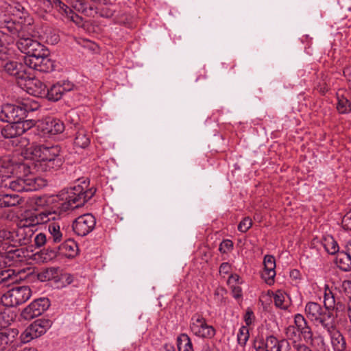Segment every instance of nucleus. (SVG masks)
<instances>
[{
	"label": "nucleus",
	"instance_id": "27",
	"mask_svg": "<svg viewBox=\"0 0 351 351\" xmlns=\"http://www.w3.org/2000/svg\"><path fill=\"white\" fill-rule=\"evenodd\" d=\"M288 346L289 342L287 340L278 341L273 335L267 337L265 342V351H282L283 348Z\"/></svg>",
	"mask_w": 351,
	"mask_h": 351
},
{
	"label": "nucleus",
	"instance_id": "64",
	"mask_svg": "<svg viewBox=\"0 0 351 351\" xmlns=\"http://www.w3.org/2000/svg\"><path fill=\"white\" fill-rule=\"evenodd\" d=\"M343 74L346 77H349V80H351V66L346 68L343 70Z\"/></svg>",
	"mask_w": 351,
	"mask_h": 351
},
{
	"label": "nucleus",
	"instance_id": "47",
	"mask_svg": "<svg viewBox=\"0 0 351 351\" xmlns=\"http://www.w3.org/2000/svg\"><path fill=\"white\" fill-rule=\"evenodd\" d=\"M47 237L44 233H38L34 238L35 245L38 247L43 246L47 242Z\"/></svg>",
	"mask_w": 351,
	"mask_h": 351
},
{
	"label": "nucleus",
	"instance_id": "20",
	"mask_svg": "<svg viewBox=\"0 0 351 351\" xmlns=\"http://www.w3.org/2000/svg\"><path fill=\"white\" fill-rule=\"evenodd\" d=\"M28 66L16 61H8L3 66L4 71L10 75L14 76L16 79H27L29 77Z\"/></svg>",
	"mask_w": 351,
	"mask_h": 351
},
{
	"label": "nucleus",
	"instance_id": "8",
	"mask_svg": "<svg viewBox=\"0 0 351 351\" xmlns=\"http://www.w3.org/2000/svg\"><path fill=\"white\" fill-rule=\"evenodd\" d=\"M189 330L195 337L203 339H212L216 335V329L207 323L202 313H194L190 319Z\"/></svg>",
	"mask_w": 351,
	"mask_h": 351
},
{
	"label": "nucleus",
	"instance_id": "3",
	"mask_svg": "<svg viewBox=\"0 0 351 351\" xmlns=\"http://www.w3.org/2000/svg\"><path fill=\"white\" fill-rule=\"evenodd\" d=\"M83 184L84 186L77 184L64 189L59 193L57 197L63 201L60 206L61 210L65 212L80 208L93 197L96 189L94 187L88 189L85 181Z\"/></svg>",
	"mask_w": 351,
	"mask_h": 351
},
{
	"label": "nucleus",
	"instance_id": "25",
	"mask_svg": "<svg viewBox=\"0 0 351 351\" xmlns=\"http://www.w3.org/2000/svg\"><path fill=\"white\" fill-rule=\"evenodd\" d=\"M53 214L51 212H40L38 213L25 212L24 217H26L34 226L37 224L45 223L53 219Z\"/></svg>",
	"mask_w": 351,
	"mask_h": 351
},
{
	"label": "nucleus",
	"instance_id": "42",
	"mask_svg": "<svg viewBox=\"0 0 351 351\" xmlns=\"http://www.w3.org/2000/svg\"><path fill=\"white\" fill-rule=\"evenodd\" d=\"M233 249V242L230 239L223 240L219 245V250L222 254H227Z\"/></svg>",
	"mask_w": 351,
	"mask_h": 351
},
{
	"label": "nucleus",
	"instance_id": "44",
	"mask_svg": "<svg viewBox=\"0 0 351 351\" xmlns=\"http://www.w3.org/2000/svg\"><path fill=\"white\" fill-rule=\"evenodd\" d=\"M16 125H17V127H19L21 128V130H22L20 132V134L22 135L27 130L30 129L34 125V123L32 120L23 119V120H21L19 122H17Z\"/></svg>",
	"mask_w": 351,
	"mask_h": 351
},
{
	"label": "nucleus",
	"instance_id": "38",
	"mask_svg": "<svg viewBox=\"0 0 351 351\" xmlns=\"http://www.w3.org/2000/svg\"><path fill=\"white\" fill-rule=\"evenodd\" d=\"M337 109L341 114H346L351 110V104L348 99L343 95H337Z\"/></svg>",
	"mask_w": 351,
	"mask_h": 351
},
{
	"label": "nucleus",
	"instance_id": "14",
	"mask_svg": "<svg viewBox=\"0 0 351 351\" xmlns=\"http://www.w3.org/2000/svg\"><path fill=\"white\" fill-rule=\"evenodd\" d=\"M25 119L24 111L21 110L20 105L7 104L2 106L0 112V120L9 123H16Z\"/></svg>",
	"mask_w": 351,
	"mask_h": 351
},
{
	"label": "nucleus",
	"instance_id": "61",
	"mask_svg": "<svg viewBox=\"0 0 351 351\" xmlns=\"http://www.w3.org/2000/svg\"><path fill=\"white\" fill-rule=\"evenodd\" d=\"M230 269V265L228 263H223L219 267V271L227 274Z\"/></svg>",
	"mask_w": 351,
	"mask_h": 351
},
{
	"label": "nucleus",
	"instance_id": "32",
	"mask_svg": "<svg viewBox=\"0 0 351 351\" xmlns=\"http://www.w3.org/2000/svg\"><path fill=\"white\" fill-rule=\"evenodd\" d=\"M47 228L50 234L49 241L60 242L62 239V232L60 230V225L57 222L53 221L48 224Z\"/></svg>",
	"mask_w": 351,
	"mask_h": 351
},
{
	"label": "nucleus",
	"instance_id": "23",
	"mask_svg": "<svg viewBox=\"0 0 351 351\" xmlns=\"http://www.w3.org/2000/svg\"><path fill=\"white\" fill-rule=\"evenodd\" d=\"M78 246L73 239H68L62 243L58 248L59 256L73 258L77 255Z\"/></svg>",
	"mask_w": 351,
	"mask_h": 351
},
{
	"label": "nucleus",
	"instance_id": "31",
	"mask_svg": "<svg viewBox=\"0 0 351 351\" xmlns=\"http://www.w3.org/2000/svg\"><path fill=\"white\" fill-rule=\"evenodd\" d=\"M322 245L330 254H335L339 252V245L331 235L324 236L322 239Z\"/></svg>",
	"mask_w": 351,
	"mask_h": 351
},
{
	"label": "nucleus",
	"instance_id": "36",
	"mask_svg": "<svg viewBox=\"0 0 351 351\" xmlns=\"http://www.w3.org/2000/svg\"><path fill=\"white\" fill-rule=\"evenodd\" d=\"M51 7L56 8L62 15L73 19V12L72 10L61 0H52Z\"/></svg>",
	"mask_w": 351,
	"mask_h": 351
},
{
	"label": "nucleus",
	"instance_id": "35",
	"mask_svg": "<svg viewBox=\"0 0 351 351\" xmlns=\"http://www.w3.org/2000/svg\"><path fill=\"white\" fill-rule=\"evenodd\" d=\"M177 346L179 351H193L191 339L186 333H182L177 337Z\"/></svg>",
	"mask_w": 351,
	"mask_h": 351
},
{
	"label": "nucleus",
	"instance_id": "50",
	"mask_svg": "<svg viewBox=\"0 0 351 351\" xmlns=\"http://www.w3.org/2000/svg\"><path fill=\"white\" fill-rule=\"evenodd\" d=\"M254 320V315L253 311L251 309L247 308L244 315V321L247 325L246 326L247 327L252 324Z\"/></svg>",
	"mask_w": 351,
	"mask_h": 351
},
{
	"label": "nucleus",
	"instance_id": "21",
	"mask_svg": "<svg viewBox=\"0 0 351 351\" xmlns=\"http://www.w3.org/2000/svg\"><path fill=\"white\" fill-rule=\"evenodd\" d=\"M39 128L44 134L56 135L62 133L64 130V125L62 121L58 119L48 118L43 121Z\"/></svg>",
	"mask_w": 351,
	"mask_h": 351
},
{
	"label": "nucleus",
	"instance_id": "60",
	"mask_svg": "<svg viewBox=\"0 0 351 351\" xmlns=\"http://www.w3.org/2000/svg\"><path fill=\"white\" fill-rule=\"evenodd\" d=\"M216 350L217 349L215 348L214 344L206 343L203 346L202 351H217Z\"/></svg>",
	"mask_w": 351,
	"mask_h": 351
},
{
	"label": "nucleus",
	"instance_id": "29",
	"mask_svg": "<svg viewBox=\"0 0 351 351\" xmlns=\"http://www.w3.org/2000/svg\"><path fill=\"white\" fill-rule=\"evenodd\" d=\"M335 263L341 270L343 271H351V256L344 249L337 253Z\"/></svg>",
	"mask_w": 351,
	"mask_h": 351
},
{
	"label": "nucleus",
	"instance_id": "40",
	"mask_svg": "<svg viewBox=\"0 0 351 351\" xmlns=\"http://www.w3.org/2000/svg\"><path fill=\"white\" fill-rule=\"evenodd\" d=\"M264 269L267 270H275L276 260L274 256L271 255H266L263 260Z\"/></svg>",
	"mask_w": 351,
	"mask_h": 351
},
{
	"label": "nucleus",
	"instance_id": "16",
	"mask_svg": "<svg viewBox=\"0 0 351 351\" xmlns=\"http://www.w3.org/2000/svg\"><path fill=\"white\" fill-rule=\"evenodd\" d=\"M73 88L74 84L69 81H60L53 84L50 88H47L45 97L49 101H57L64 93L72 90Z\"/></svg>",
	"mask_w": 351,
	"mask_h": 351
},
{
	"label": "nucleus",
	"instance_id": "17",
	"mask_svg": "<svg viewBox=\"0 0 351 351\" xmlns=\"http://www.w3.org/2000/svg\"><path fill=\"white\" fill-rule=\"evenodd\" d=\"M5 313L0 314V320L5 319ZM9 321L5 322L4 326H0V351H4L6 348L14 342L15 338L19 335V331L16 328H8Z\"/></svg>",
	"mask_w": 351,
	"mask_h": 351
},
{
	"label": "nucleus",
	"instance_id": "15",
	"mask_svg": "<svg viewBox=\"0 0 351 351\" xmlns=\"http://www.w3.org/2000/svg\"><path fill=\"white\" fill-rule=\"evenodd\" d=\"M329 335L334 351H344L346 341L341 332L337 329L335 320L324 328Z\"/></svg>",
	"mask_w": 351,
	"mask_h": 351
},
{
	"label": "nucleus",
	"instance_id": "24",
	"mask_svg": "<svg viewBox=\"0 0 351 351\" xmlns=\"http://www.w3.org/2000/svg\"><path fill=\"white\" fill-rule=\"evenodd\" d=\"M27 253V250L23 247L9 250L5 255L8 266L25 261L28 256Z\"/></svg>",
	"mask_w": 351,
	"mask_h": 351
},
{
	"label": "nucleus",
	"instance_id": "39",
	"mask_svg": "<svg viewBox=\"0 0 351 351\" xmlns=\"http://www.w3.org/2000/svg\"><path fill=\"white\" fill-rule=\"evenodd\" d=\"M249 330L247 326H243L240 328L237 334V340L240 345L245 346L249 339Z\"/></svg>",
	"mask_w": 351,
	"mask_h": 351
},
{
	"label": "nucleus",
	"instance_id": "54",
	"mask_svg": "<svg viewBox=\"0 0 351 351\" xmlns=\"http://www.w3.org/2000/svg\"><path fill=\"white\" fill-rule=\"evenodd\" d=\"M14 271L12 270H5L0 271V283L7 280L11 277Z\"/></svg>",
	"mask_w": 351,
	"mask_h": 351
},
{
	"label": "nucleus",
	"instance_id": "37",
	"mask_svg": "<svg viewBox=\"0 0 351 351\" xmlns=\"http://www.w3.org/2000/svg\"><path fill=\"white\" fill-rule=\"evenodd\" d=\"M287 296L282 291H278L274 295V301L277 308L286 310L289 306V302L286 300Z\"/></svg>",
	"mask_w": 351,
	"mask_h": 351
},
{
	"label": "nucleus",
	"instance_id": "7",
	"mask_svg": "<svg viewBox=\"0 0 351 351\" xmlns=\"http://www.w3.org/2000/svg\"><path fill=\"white\" fill-rule=\"evenodd\" d=\"M304 312L306 317L315 324H319L323 328L335 320V316L328 309L315 302H308L305 305Z\"/></svg>",
	"mask_w": 351,
	"mask_h": 351
},
{
	"label": "nucleus",
	"instance_id": "33",
	"mask_svg": "<svg viewBox=\"0 0 351 351\" xmlns=\"http://www.w3.org/2000/svg\"><path fill=\"white\" fill-rule=\"evenodd\" d=\"M20 107L24 111V115L27 117V114L30 112L37 110L40 108L39 104L32 98H23L19 102Z\"/></svg>",
	"mask_w": 351,
	"mask_h": 351
},
{
	"label": "nucleus",
	"instance_id": "43",
	"mask_svg": "<svg viewBox=\"0 0 351 351\" xmlns=\"http://www.w3.org/2000/svg\"><path fill=\"white\" fill-rule=\"evenodd\" d=\"M300 331L295 328V326H289L285 329L286 337L295 341V338L300 337Z\"/></svg>",
	"mask_w": 351,
	"mask_h": 351
},
{
	"label": "nucleus",
	"instance_id": "49",
	"mask_svg": "<svg viewBox=\"0 0 351 351\" xmlns=\"http://www.w3.org/2000/svg\"><path fill=\"white\" fill-rule=\"evenodd\" d=\"M8 8L9 12H12L13 14H16L19 12L23 13L25 11L24 7L19 3H15L13 5H9L7 8Z\"/></svg>",
	"mask_w": 351,
	"mask_h": 351
},
{
	"label": "nucleus",
	"instance_id": "30",
	"mask_svg": "<svg viewBox=\"0 0 351 351\" xmlns=\"http://www.w3.org/2000/svg\"><path fill=\"white\" fill-rule=\"evenodd\" d=\"M25 27H24V28ZM23 29V27L22 26V29L19 31V34L12 37V41L10 43L13 42V40L15 37H18L19 40L16 42L17 48L22 53H26L29 48L31 47L32 42H34V40L29 37H25L22 32Z\"/></svg>",
	"mask_w": 351,
	"mask_h": 351
},
{
	"label": "nucleus",
	"instance_id": "63",
	"mask_svg": "<svg viewBox=\"0 0 351 351\" xmlns=\"http://www.w3.org/2000/svg\"><path fill=\"white\" fill-rule=\"evenodd\" d=\"M300 276V273L297 269H293L290 271V276L293 279H298L299 278Z\"/></svg>",
	"mask_w": 351,
	"mask_h": 351
},
{
	"label": "nucleus",
	"instance_id": "45",
	"mask_svg": "<svg viewBox=\"0 0 351 351\" xmlns=\"http://www.w3.org/2000/svg\"><path fill=\"white\" fill-rule=\"evenodd\" d=\"M252 226V219L249 217H246L238 225V230L241 232H246Z\"/></svg>",
	"mask_w": 351,
	"mask_h": 351
},
{
	"label": "nucleus",
	"instance_id": "57",
	"mask_svg": "<svg viewBox=\"0 0 351 351\" xmlns=\"http://www.w3.org/2000/svg\"><path fill=\"white\" fill-rule=\"evenodd\" d=\"M254 348L256 351H265V342L263 341H256L254 343Z\"/></svg>",
	"mask_w": 351,
	"mask_h": 351
},
{
	"label": "nucleus",
	"instance_id": "34",
	"mask_svg": "<svg viewBox=\"0 0 351 351\" xmlns=\"http://www.w3.org/2000/svg\"><path fill=\"white\" fill-rule=\"evenodd\" d=\"M21 128L16 123H9L3 128H1V135L5 138H12L21 136Z\"/></svg>",
	"mask_w": 351,
	"mask_h": 351
},
{
	"label": "nucleus",
	"instance_id": "11",
	"mask_svg": "<svg viewBox=\"0 0 351 351\" xmlns=\"http://www.w3.org/2000/svg\"><path fill=\"white\" fill-rule=\"evenodd\" d=\"M52 322L47 319H39L32 323L21 334L22 341L27 343L44 335L51 326Z\"/></svg>",
	"mask_w": 351,
	"mask_h": 351
},
{
	"label": "nucleus",
	"instance_id": "26",
	"mask_svg": "<svg viewBox=\"0 0 351 351\" xmlns=\"http://www.w3.org/2000/svg\"><path fill=\"white\" fill-rule=\"evenodd\" d=\"M23 202V198L17 193H4L0 195V208L12 207Z\"/></svg>",
	"mask_w": 351,
	"mask_h": 351
},
{
	"label": "nucleus",
	"instance_id": "18",
	"mask_svg": "<svg viewBox=\"0 0 351 351\" xmlns=\"http://www.w3.org/2000/svg\"><path fill=\"white\" fill-rule=\"evenodd\" d=\"M22 81H24L23 86L28 93L36 97H45L47 86L40 80L32 77L29 73V77L23 79ZM19 83L21 86L23 85L22 83Z\"/></svg>",
	"mask_w": 351,
	"mask_h": 351
},
{
	"label": "nucleus",
	"instance_id": "10",
	"mask_svg": "<svg viewBox=\"0 0 351 351\" xmlns=\"http://www.w3.org/2000/svg\"><path fill=\"white\" fill-rule=\"evenodd\" d=\"M340 291L337 289H330L328 287L325 288L324 295V304L328 311L333 310L335 311V317L342 316L348 308L345 299L339 295Z\"/></svg>",
	"mask_w": 351,
	"mask_h": 351
},
{
	"label": "nucleus",
	"instance_id": "9",
	"mask_svg": "<svg viewBox=\"0 0 351 351\" xmlns=\"http://www.w3.org/2000/svg\"><path fill=\"white\" fill-rule=\"evenodd\" d=\"M32 295V291L28 286H19L12 288L1 298V303L8 307H14L23 304Z\"/></svg>",
	"mask_w": 351,
	"mask_h": 351
},
{
	"label": "nucleus",
	"instance_id": "4",
	"mask_svg": "<svg viewBox=\"0 0 351 351\" xmlns=\"http://www.w3.org/2000/svg\"><path fill=\"white\" fill-rule=\"evenodd\" d=\"M60 152L61 149L58 145L47 147L40 145L37 146L34 151V154L37 158L34 168L38 171L42 172L58 170L64 162Z\"/></svg>",
	"mask_w": 351,
	"mask_h": 351
},
{
	"label": "nucleus",
	"instance_id": "62",
	"mask_svg": "<svg viewBox=\"0 0 351 351\" xmlns=\"http://www.w3.org/2000/svg\"><path fill=\"white\" fill-rule=\"evenodd\" d=\"M343 249L351 256V239L346 242Z\"/></svg>",
	"mask_w": 351,
	"mask_h": 351
},
{
	"label": "nucleus",
	"instance_id": "12",
	"mask_svg": "<svg viewBox=\"0 0 351 351\" xmlns=\"http://www.w3.org/2000/svg\"><path fill=\"white\" fill-rule=\"evenodd\" d=\"M95 225V217L90 213H86L79 216L73 221L72 228L77 235L84 237L94 230Z\"/></svg>",
	"mask_w": 351,
	"mask_h": 351
},
{
	"label": "nucleus",
	"instance_id": "13",
	"mask_svg": "<svg viewBox=\"0 0 351 351\" xmlns=\"http://www.w3.org/2000/svg\"><path fill=\"white\" fill-rule=\"evenodd\" d=\"M50 306V301L47 298L34 300L21 312V317L25 320H30L40 316Z\"/></svg>",
	"mask_w": 351,
	"mask_h": 351
},
{
	"label": "nucleus",
	"instance_id": "53",
	"mask_svg": "<svg viewBox=\"0 0 351 351\" xmlns=\"http://www.w3.org/2000/svg\"><path fill=\"white\" fill-rule=\"evenodd\" d=\"M341 289L343 292L351 298V281L350 280H344L341 284Z\"/></svg>",
	"mask_w": 351,
	"mask_h": 351
},
{
	"label": "nucleus",
	"instance_id": "22",
	"mask_svg": "<svg viewBox=\"0 0 351 351\" xmlns=\"http://www.w3.org/2000/svg\"><path fill=\"white\" fill-rule=\"evenodd\" d=\"M294 324L295 328L300 331V333L306 342H312L313 341L311 328L302 314L298 313L295 315Z\"/></svg>",
	"mask_w": 351,
	"mask_h": 351
},
{
	"label": "nucleus",
	"instance_id": "41",
	"mask_svg": "<svg viewBox=\"0 0 351 351\" xmlns=\"http://www.w3.org/2000/svg\"><path fill=\"white\" fill-rule=\"evenodd\" d=\"M261 276L265 282L269 285L274 282V277L276 276L275 270H267L264 269L262 272Z\"/></svg>",
	"mask_w": 351,
	"mask_h": 351
},
{
	"label": "nucleus",
	"instance_id": "6",
	"mask_svg": "<svg viewBox=\"0 0 351 351\" xmlns=\"http://www.w3.org/2000/svg\"><path fill=\"white\" fill-rule=\"evenodd\" d=\"M22 29V25L16 22L0 9V60H6L9 53L6 44H10L12 38L19 34Z\"/></svg>",
	"mask_w": 351,
	"mask_h": 351
},
{
	"label": "nucleus",
	"instance_id": "2",
	"mask_svg": "<svg viewBox=\"0 0 351 351\" xmlns=\"http://www.w3.org/2000/svg\"><path fill=\"white\" fill-rule=\"evenodd\" d=\"M14 169L21 176L14 178L0 174L1 189H10L16 192L32 191L37 189V178L32 173L31 167L28 164H17Z\"/></svg>",
	"mask_w": 351,
	"mask_h": 351
},
{
	"label": "nucleus",
	"instance_id": "58",
	"mask_svg": "<svg viewBox=\"0 0 351 351\" xmlns=\"http://www.w3.org/2000/svg\"><path fill=\"white\" fill-rule=\"evenodd\" d=\"M8 266L5 256H0V271H5V268Z\"/></svg>",
	"mask_w": 351,
	"mask_h": 351
},
{
	"label": "nucleus",
	"instance_id": "48",
	"mask_svg": "<svg viewBox=\"0 0 351 351\" xmlns=\"http://www.w3.org/2000/svg\"><path fill=\"white\" fill-rule=\"evenodd\" d=\"M46 40L51 45H55L60 40L59 35L50 30L47 34Z\"/></svg>",
	"mask_w": 351,
	"mask_h": 351
},
{
	"label": "nucleus",
	"instance_id": "19",
	"mask_svg": "<svg viewBox=\"0 0 351 351\" xmlns=\"http://www.w3.org/2000/svg\"><path fill=\"white\" fill-rule=\"evenodd\" d=\"M34 226L26 218L23 217L18 223L16 235L22 245H27L31 242L34 231Z\"/></svg>",
	"mask_w": 351,
	"mask_h": 351
},
{
	"label": "nucleus",
	"instance_id": "51",
	"mask_svg": "<svg viewBox=\"0 0 351 351\" xmlns=\"http://www.w3.org/2000/svg\"><path fill=\"white\" fill-rule=\"evenodd\" d=\"M61 281L63 286H68L72 284L74 281V276L71 274H64L61 276Z\"/></svg>",
	"mask_w": 351,
	"mask_h": 351
},
{
	"label": "nucleus",
	"instance_id": "55",
	"mask_svg": "<svg viewBox=\"0 0 351 351\" xmlns=\"http://www.w3.org/2000/svg\"><path fill=\"white\" fill-rule=\"evenodd\" d=\"M232 292L234 298H239L242 295V290L241 288L239 286H232Z\"/></svg>",
	"mask_w": 351,
	"mask_h": 351
},
{
	"label": "nucleus",
	"instance_id": "28",
	"mask_svg": "<svg viewBox=\"0 0 351 351\" xmlns=\"http://www.w3.org/2000/svg\"><path fill=\"white\" fill-rule=\"evenodd\" d=\"M75 127L77 129L74 140L75 145L81 148L88 147L90 142L88 132L79 124H75Z\"/></svg>",
	"mask_w": 351,
	"mask_h": 351
},
{
	"label": "nucleus",
	"instance_id": "59",
	"mask_svg": "<svg viewBox=\"0 0 351 351\" xmlns=\"http://www.w3.org/2000/svg\"><path fill=\"white\" fill-rule=\"evenodd\" d=\"M295 351H312L311 349L304 344H296Z\"/></svg>",
	"mask_w": 351,
	"mask_h": 351
},
{
	"label": "nucleus",
	"instance_id": "5",
	"mask_svg": "<svg viewBox=\"0 0 351 351\" xmlns=\"http://www.w3.org/2000/svg\"><path fill=\"white\" fill-rule=\"evenodd\" d=\"M25 54L27 57L25 58V63L29 69L42 73L53 71L54 62L49 57L48 49L38 41L34 40Z\"/></svg>",
	"mask_w": 351,
	"mask_h": 351
},
{
	"label": "nucleus",
	"instance_id": "56",
	"mask_svg": "<svg viewBox=\"0 0 351 351\" xmlns=\"http://www.w3.org/2000/svg\"><path fill=\"white\" fill-rule=\"evenodd\" d=\"M58 251L51 250L49 254H43L41 256L44 261H48L56 258L58 254H57Z\"/></svg>",
	"mask_w": 351,
	"mask_h": 351
},
{
	"label": "nucleus",
	"instance_id": "46",
	"mask_svg": "<svg viewBox=\"0 0 351 351\" xmlns=\"http://www.w3.org/2000/svg\"><path fill=\"white\" fill-rule=\"evenodd\" d=\"M342 226L345 230H351V208L343 216Z\"/></svg>",
	"mask_w": 351,
	"mask_h": 351
},
{
	"label": "nucleus",
	"instance_id": "1",
	"mask_svg": "<svg viewBox=\"0 0 351 351\" xmlns=\"http://www.w3.org/2000/svg\"><path fill=\"white\" fill-rule=\"evenodd\" d=\"M77 12L88 16L98 14L101 17L113 18L114 23L126 24L129 20L125 9L117 4H107L108 0H66Z\"/></svg>",
	"mask_w": 351,
	"mask_h": 351
},
{
	"label": "nucleus",
	"instance_id": "52",
	"mask_svg": "<svg viewBox=\"0 0 351 351\" xmlns=\"http://www.w3.org/2000/svg\"><path fill=\"white\" fill-rule=\"evenodd\" d=\"M315 340L318 341V348L319 351H325L327 348L326 340L322 335H318L315 337Z\"/></svg>",
	"mask_w": 351,
	"mask_h": 351
}]
</instances>
